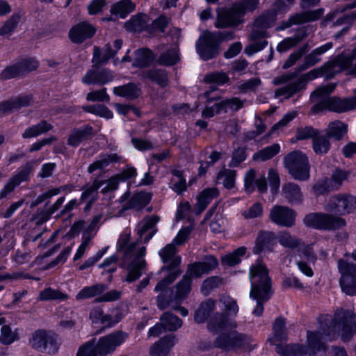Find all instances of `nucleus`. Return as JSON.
<instances>
[{"instance_id":"nucleus-1","label":"nucleus","mask_w":356,"mask_h":356,"mask_svg":"<svg viewBox=\"0 0 356 356\" xmlns=\"http://www.w3.org/2000/svg\"><path fill=\"white\" fill-rule=\"evenodd\" d=\"M356 333V314L352 311L340 310L332 318L324 316L320 318V329L317 332H307V348L298 344L277 345L276 352L280 356H324L325 346L323 339L331 340L341 335L343 340H348Z\"/></svg>"},{"instance_id":"nucleus-2","label":"nucleus","mask_w":356,"mask_h":356,"mask_svg":"<svg viewBox=\"0 0 356 356\" xmlns=\"http://www.w3.org/2000/svg\"><path fill=\"white\" fill-rule=\"evenodd\" d=\"M159 218L155 216H147L138 223L136 231L138 236L137 241L130 242V230H124L120 236L117 243L118 252L122 254V267L127 270L124 280L133 282L141 275L145 267V248L139 244V241L147 243L154 235L156 230L154 227Z\"/></svg>"},{"instance_id":"nucleus-3","label":"nucleus","mask_w":356,"mask_h":356,"mask_svg":"<svg viewBox=\"0 0 356 356\" xmlns=\"http://www.w3.org/2000/svg\"><path fill=\"white\" fill-rule=\"evenodd\" d=\"M348 69L349 72L356 76V48L349 56H339L328 62L323 67L316 68L303 74L298 81L283 86L275 91L276 97L289 98L304 88L307 83L326 74L332 76L335 74Z\"/></svg>"},{"instance_id":"nucleus-4","label":"nucleus","mask_w":356,"mask_h":356,"mask_svg":"<svg viewBox=\"0 0 356 356\" xmlns=\"http://www.w3.org/2000/svg\"><path fill=\"white\" fill-rule=\"evenodd\" d=\"M334 88L335 86L330 83L319 87L312 93V100L316 102L312 107L314 112L327 109L334 112L342 113L356 108V97L343 99L334 97H330L329 95Z\"/></svg>"},{"instance_id":"nucleus-5","label":"nucleus","mask_w":356,"mask_h":356,"mask_svg":"<svg viewBox=\"0 0 356 356\" xmlns=\"http://www.w3.org/2000/svg\"><path fill=\"white\" fill-rule=\"evenodd\" d=\"M249 278L251 283L250 297L266 299L271 292V280L265 264L257 259L250 267Z\"/></svg>"},{"instance_id":"nucleus-6","label":"nucleus","mask_w":356,"mask_h":356,"mask_svg":"<svg viewBox=\"0 0 356 356\" xmlns=\"http://www.w3.org/2000/svg\"><path fill=\"white\" fill-rule=\"evenodd\" d=\"M259 0H238L231 9L220 10L215 26L225 28L238 25L243 22L244 13L254 10Z\"/></svg>"},{"instance_id":"nucleus-7","label":"nucleus","mask_w":356,"mask_h":356,"mask_svg":"<svg viewBox=\"0 0 356 356\" xmlns=\"http://www.w3.org/2000/svg\"><path fill=\"white\" fill-rule=\"evenodd\" d=\"M307 227L319 230L334 231L346 226L345 219L339 216L323 212H313L306 215L303 219Z\"/></svg>"},{"instance_id":"nucleus-8","label":"nucleus","mask_w":356,"mask_h":356,"mask_svg":"<svg viewBox=\"0 0 356 356\" xmlns=\"http://www.w3.org/2000/svg\"><path fill=\"white\" fill-rule=\"evenodd\" d=\"M129 338V334L122 330H115L95 339V346L98 356H108L122 346Z\"/></svg>"},{"instance_id":"nucleus-9","label":"nucleus","mask_w":356,"mask_h":356,"mask_svg":"<svg viewBox=\"0 0 356 356\" xmlns=\"http://www.w3.org/2000/svg\"><path fill=\"white\" fill-rule=\"evenodd\" d=\"M284 163L290 175L296 179L307 180L309 177V164L307 156L300 151L287 154Z\"/></svg>"},{"instance_id":"nucleus-10","label":"nucleus","mask_w":356,"mask_h":356,"mask_svg":"<svg viewBox=\"0 0 356 356\" xmlns=\"http://www.w3.org/2000/svg\"><path fill=\"white\" fill-rule=\"evenodd\" d=\"M234 38L233 33H229L223 36L220 32H204L199 38L196 44L197 53L204 60H209L218 55L217 40H230Z\"/></svg>"},{"instance_id":"nucleus-11","label":"nucleus","mask_w":356,"mask_h":356,"mask_svg":"<svg viewBox=\"0 0 356 356\" xmlns=\"http://www.w3.org/2000/svg\"><path fill=\"white\" fill-rule=\"evenodd\" d=\"M274 19V15L270 17L263 15L256 20L254 29L251 34L252 42L245 48V53L247 55L252 56L267 45L265 31L263 29L269 27Z\"/></svg>"},{"instance_id":"nucleus-12","label":"nucleus","mask_w":356,"mask_h":356,"mask_svg":"<svg viewBox=\"0 0 356 356\" xmlns=\"http://www.w3.org/2000/svg\"><path fill=\"white\" fill-rule=\"evenodd\" d=\"M251 339L239 333L234 328L221 332L213 341V346L222 350H229L235 348H247L250 346Z\"/></svg>"},{"instance_id":"nucleus-13","label":"nucleus","mask_w":356,"mask_h":356,"mask_svg":"<svg viewBox=\"0 0 356 356\" xmlns=\"http://www.w3.org/2000/svg\"><path fill=\"white\" fill-rule=\"evenodd\" d=\"M324 209L339 216L349 214L356 209V197L347 194L334 195L325 202Z\"/></svg>"},{"instance_id":"nucleus-14","label":"nucleus","mask_w":356,"mask_h":356,"mask_svg":"<svg viewBox=\"0 0 356 356\" xmlns=\"http://www.w3.org/2000/svg\"><path fill=\"white\" fill-rule=\"evenodd\" d=\"M338 269L341 273L339 282L342 291L348 296H356V264L340 259Z\"/></svg>"},{"instance_id":"nucleus-15","label":"nucleus","mask_w":356,"mask_h":356,"mask_svg":"<svg viewBox=\"0 0 356 356\" xmlns=\"http://www.w3.org/2000/svg\"><path fill=\"white\" fill-rule=\"evenodd\" d=\"M92 323L101 324L104 327H112L122 318V314L118 308L110 309L105 313L99 307L93 308L89 315Z\"/></svg>"},{"instance_id":"nucleus-16","label":"nucleus","mask_w":356,"mask_h":356,"mask_svg":"<svg viewBox=\"0 0 356 356\" xmlns=\"http://www.w3.org/2000/svg\"><path fill=\"white\" fill-rule=\"evenodd\" d=\"M269 218L277 225L290 227L295 224V211L284 206L275 205L270 211Z\"/></svg>"},{"instance_id":"nucleus-17","label":"nucleus","mask_w":356,"mask_h":356,"mask_svg":"<svg viewBox=\"0 0 356 356\" xmlns=\"http://www.w3.org/2000/svg\"><path fill=\"white\" fill-rule=\"evenodd\" d=\"M218 260L213 256H207L203 261L190 265L186 273L189 277L199 278L207 274L218 266Z\"/></svg>"},{"instance_id":"nucleus-18","label":"nucleus","mask_w":356,"mask_h":356,"mask_svg":"<svg viewBox=\"0 0 356 356\" xmlns=\"http://www.w3.org/2000/svg\"><path fill=\"white\" fill-rule=\"evenodd\" d=\"M96 32L95 28L87 22H82L72 28L69 37L74 43H81L90 38Z\"/></svg>"},{"instance_id":"nucleus-19","label":"nucleus","mask_w":356,"mask_h":356,"mask_svg":"<svg viewBox=\"0 0 356 356\" xmlns=\"http://www.w3.org/2000/svg\"><path fill=\"white\" fill-rule=\"evenodd\" d=\"M236 327V322L228 318L225 315L219 313L211 316L207 323L208 330L214 334H218L228 330L229 328H235Z\"/></svg>"},{"instance_id":"nucleus-20","label":"nucleus","mask_w":356,"mask_h":356,"mask_svg":"<svg viewBox=\"0 0 356 356\" xmlns=\"http://www.w3.org/2000/svg\"><path fill=\"white\" fill-rule=\"evenodd\" d=\"M298 259L296 260L297 266L299 270L305 275L312 277L314 275L312 265H313L316 257L312 250L310 246H305L300 251Z\"/></svg>"},{"instance_id":"nucleus-21","label":"nucleus","mask_w":356,"mask_h":356,"mask_svg":"<svg viewBox=\"0 0 356 356\" xmlns=\"http://www.w3.org/2000/svg\"><path fill=\"white\" fill-rule=\"evenodd\" d=\"M30 172V166L26 165L15 175L12 177L0 191V199L6 197L7 195L12 193L22 182L27 181L29 177Z\"/></svg>"},{"instance_id":"nucleus-22","label":"nucleus","mask_w":356,"mask_h":356,"mask_svg":"<svg viewBox=\"0 0 356 356\" xmlns=\"http://www.w3.org/2000/svg\"><path fill=\"white\" fill-rule=\"evenodd\" d=\"M276 239L277 236L273 232H259L255 241L254 252L259 254L264 250H272L276 244Z\"/></svg>"},{"instance_id":"nucleus-23","label":"nucleus","mask_w":356,"mask_h":356,"mask_svg":"<svg viewBox=\"0 0 356 356\" xmlns=\"http://www.w3.org/2000/svg\"><path fill=\"white\" fill-rule=\"evenodd\" d=\"M122 46V40H116L113 44H108L104 49L103 58H100L101 51L99 48L95 47L92 62L96 63H106L108 59L113 57Z\"/></svg>"},{"instance_id":"nucleus-24","label":"nucleus","mask_w":356,"mask_h":356,"mask_svg":"<svg viewBox=\"0 0 356 356\" xmlns=\"http://www.w3.org/2000/svg\"><path fill=\"white\" fill-rule=\"evenodd\" d=\"M159 254L167 268H176L181 262V258L177 255L176 248L173 243L166 245Z\"/></svg>"},{"instance_id":"nucleus-25","label":"nucleus","mask_w":356,"mask_h":356,"mask_svg":"<svg viewBox=\"0 0 356 356\" xmlns=\"http://www.w3.org/2000/svg\"><path fill=\"white\" fill-rule=\"evenodd\" d=\"M218 195V191L216 188H209L202 191L197 197V203L194 207L195 213L200 214L211 201Z\"/></svg>"},{"instance_id":"nucleus-26","label":"nucleus","mask_w":356,"mask_h":356,"mask_svg":"<svg viewBox=\"0 0 356 356\" xmlns=\"http://www.w3.org/2000/svg\"><path fill=\"white\" fill-rule=\"evenodd\" d=\"M176 343V339L172 334L162 338L159 341L155 343L151 348L149 354L152 356H160L166 355Z\"/></svg>"},{"instance_id":"nucleus-27","label":"nucleus","mask_w":356,"mask_h":356,"mask_svg":"<svg viewBox=\"0 0 356 356\" xmlns=\"http://www.w3.org/2000/svg\"><path fill=\"white\" fill-rule=\"evenodd\" d=\"M282 195L290 204H300L303 200V194L298 185L286 183L282 186Z\"/></svg>"},{"instance_id":"nucleus-28","label":"nucleus","mask_w":356,"mask_h":356,"mask_svg":"<svg viewBox=\"0 0 356 356\" xmlns=\"http://www.w3.org/2000/svg\"><path fill=\"white\" fill-rule=\"evenodd\" d=\"M32 102L31 97L29 95L16 97L1 104L0 111L7 112L14 109H19L30 105Z\"/></svg>"},{"instance_id":"nucleus-29","label":"nucleus","mask_w":356,"mask_h":356,"mask_svg":"<svg viewBox=\"0 0 356 356\" xmlns=\"http://www.w3.org/2000/svg\"><path fill=\"white\" fill-rule=\"evenodd\" d=\"M149 22V19L147 15L138 14L127 21L124 27L129 31L140 32L147 27Z\"/></svg>"},{"instance_id":"nucleus-30","label":"nucleus","mask_w":356,"mask_h":356,"mask_svg":"<svg viewBox=\"0 0 356 356\" xmlns=\"http://www.w3.org/2000/svg\"><path fill=\"white\" fill-rule=\"evenodd\" d=\"M287 339V332L285 328V320L278 318L275 320L273 325V336L269 339L272 345L277 347Z\"/></svg>"},{"instance_id":"nucleus-31","label":"nucleus","mask_w":356,"mask_h":356,"mask_svg":"<svg viewBox=\"0 0 356 356\" xmlns=\"http://www.w3.org/2000/svg\"><path fill=\"white\" fill-rule=\"evenodd\" d=\"M255 171L250 170L246 173L245 177V186L248 191H252L255 186L258 188L261 193L266 192L267 190V184L266 183L264 177L255 179Z\"/></svg>"},{"instance_id":"nucleus-32","label":"nucleus","mask_w":356,"mask_h":356,"mask_svg":"<svg viewBox=\"0 0 356 356\" xmlns=\"http://www.w3.org/2000/svg\"><path fill=\"white\" fill-rule=\"evenodd\" d=\"M107 289L104 284H97L95 285L83 287L76 296V299L84 300L94 297H99Z\"/></svg>"},{"instance_id":"nucleus-33","label":"nucleus","mask_w":356,"mask_h":356,"mask_svg":"<svg viewBox=\"0 0 356 356\" xmlns=\"http://www.w3.org/2000/svg\"><path fill=\"white\" fill-rule=\"evenodd\" d=\"M348 126L341 121H333L330 122L326 130L325 134L329 138H332L334 140H340L347 134Z\"/></svg>"},{"instance_id":"nucleus-34","label":"nucleus","mask_w":356,"mask_h":356,"mask_svg":"<svg viewBox=\"0 0 356 356\" xmlns=\"http://www.w3.org/2000/svg\"><path fill=\"white\" fill-rule=\"evenodd\" d=\"M329 138L326 134L319 132L313 138L312 148L316 154L323 155L329 152L331 147Z\"/></svg>"},{"instance_id":"nucleus-35","label":"nucleus","mask_w":356,"mask_h":356,"mask_svg":"<svg viewBox=\"0 0 356 356\" xmlns=\"http://www.w3.org/2000/svg\"><path fill=\"white\" fill-rule=\"evenodd\" d=\"M172 177L170 183V188L177 194H181L187 188L186 181L184 177L183 171L174 169L171 172Z\"/></svg>"},{"instance_id":"nucleus-36","label":"nucleus","mask_w":356,"mask_h":356,"mask_svg":"<svg viewBox=\"0 0 356 356\" xmlns=\"http://www.w3.org/2000/svg\"><path fill=\"white\" fill-rule=\"evenodd\" d=\"M152 199V195L147 192L135 193L127 203V209L140 210L145 207Z\"/></svg>"},{"instance_id":"nucleus-37","label":"nucleus","mask_w":356,"mask_h":356,"mask_svg":"<svg viewBox=\"0 0 356 356\" xmlns=\"http://www.w3.org/2000/svg\"><path fill=\"white\" fill-rule=\"evenodd\" d=\"M92 128L90 126H85L80 129H74L68 138V144L76 147L89 136L92 135Z\"/></svg>"},{"instance_id":"nucleus-38","label":"nucleus","mask_w":356,"mask_h":356,"mask_svg":"<svg viewBox=\"0 0 356 356\" xmlns=\"http://www.w3.org/2000/svg\"><path fill=\"white\" fill-rule=\"evenodd\" d=\"M134 9L135 4L130 0H122L112 6L111 13L121 18H124L130 13L133 12Z\"/></svg>"},{"instance_id":"nucleus-39","label":"nucleus","mask_w":356,"mask_h":356,"mask_svg":"<svg viewBox=\"0 0 356 356\" xmlns=\"http://www.w3.org/2000/svg\"><path fill=\"white\" fill-rule=\"evenodd\" d=\"M215 309V301L209 299L202 302L195 314L194 319L196 323H202L209 317Z\"/></svg>"},{"instance_id":"nucleus-40","label":"nucleus","mask_w":356,"mask_h":356,"mask_svg":"<svg viewBox=\"0 0 356 356\" xmlns=\"http://www.w3.org/2000/svg\"><path fill=\"white\" fill-rule=\"evenodd\" d=\"M68 299V295L60 290L51 287L45 288L39 293L38 300L41 301L59 300L64 301Z\"/></svg>"},{"instance_id":"nucleus-41","label":"nucleus","mask_w":356,"mask_h":356,"mask_svg":"<svg viewBox=\"0 0 356 356\" xmlns=\"http://www.w3.org/2000/svg\"><path fill=\"white\" fill-rule=\"evenodd\" d=\"M192 279L187 275H184L181 280L177 284V291L175 298L177 302H181L186 298L191 290Z\"/></svg>"},{"instance_id":"nucleus-42","label":"nucleus","mask_w":356,"mask_h":356,"mask_svg":"<svg viewBox=\"0 0 356 356\" xmlns=\"http://www.w3.org/2000/svg\"><path fill=\"white\" fill-rule=\"evenodd\" d=\"M350 174L349 171L340 169L335 170L328 179L330 188L332 190L339 189L342 186L343 182L348 179Z\"/></svg>"},{"instance_id":"nucleus-43","label":"nucleus","mask_w":356,"mask_h":356,"mask_svg":"<svg viewBox=\"0 0 356 356\" xmlns=\"http://www.w3.org/2000/svg\"><path fill=\"white\" fill-rule=\"evenodd\" d=\"M113 92L118 96L136 98L140 95V89L136 85L129 83L127 85L115 87Z\"/></svg>"},{"instance_id":"nucleus-44","label":"nucleus","mask_w":356,"mask_h":356,"mask_svg":"<svg viewBox=\"0 0 356 356\" xmlns=\"http://www.w3.org/2000/svg\"><path fill=\"white\" fill-rule=\"evenodd\" d=\"M45 343L42 348L41 353H47L48 355H55L58 353L60 348V341L57 336L49 332L46 337Z\"/></svg>"},{"instance_id":"nucleus-45","label":"nucleus","mask_w":356,"mask_h":356,"mask_svg":"<svg viewBox=\"0 0 356 356\" xmlns=\"http://www.w3.org/2000/svg\"><path fill=\"white\" fill-rule=\"evenodd\" d=\"M49 332L44 330H38L35 331L29 339V343L31 346L41 352L44 344L45 343L46 337H47Z\"/></svg>"},{"instance_id":"nucleus-46","label":"nucleus","mask_w":356,"mask_h":356,"mask_svg":"<svg viewBox=\"0 0 356 356\" xmlns=\"http://www.w3.org/2000/svg\"><path fill=\"white\" fill-rule=\"evenodd\" d=\"M161 323L170 331L176 330L182 325V321L177 316L170 312H165L161 317Z\"/></svg>"},{"instance_id":"nucleus-47","label":"nucleus","mask_w":356,"mask_h":356,"mask_svg":"<svg viewBox=\"0 0 356 356\" xmlns=\"http://www.w3.org/2000/svg\"><path fill=\"white\" fill-rule=\"evenodd\" d=\"M51 125L46 121H42L37 125L26 129L22 134L24 138L36 137L51 129Z\"/></svg>"},{"instance_id":"nucleus-48","label":"nucleus","mask_w":356,"mask_h":356,"mask_svg":"<svg viewBox=\"0 0 356 356\" xmlns=\"http://www.w3.org/2000/svg\"><path fill=\"white\" fill-rule=\"evenodd\" d=\"M153 60L152 53L149 49H140L135 51L134 65L137 67H145Z\"/></svg>"},{"instance_id":"nucleus-49","label":"nucleus","mask_w":356,"mask_h":356,"mask_svg":"<svg viewBox=\"0 0 356 356\" xmlns=\"http://www.w3.org/2000/svg\"><path fill=\"white\" fill-rule=\"evenodd\" d=\"M277 239L280 244L285 248H294L299 245L300 241L286 231L277 234Z\"/></svg>"},{"instance_id":"nucleus-50","label":"nucleus","mask_w":356,"mask_h":356,"mask_svg":"<svg viewBox=\"0 0 356 356\" xmlns=\"http://www.w3.org/2000/svg\"><path fill=\"white\" fill-rule=\"evenodd\" d=\"M280 150V147L275 143L270 146L266 147L263 149L255 153L253 156L254 160L266 161L275 156Z\"/></svg>"},{"instance_id":"nucleus-51","label":"nucleus","mask_w":356,"mask_h":356,"mask_svg":"<svg viewBox=\"0 0 356 356\" xmlns=\"http://www.w3.org/2000/svg\"><path fill=\"white\" fill-rule=\"evenodd\" d=\"M95 64L90 70H89L86 74L82 77V82L84 84H97V85H104L105 81L99 79V67L97 65V63Z\"/></svg>"},{"instance_id":"nucleus-52","label":"nucleus","mask_w":356,"mask_h":356,"mask_svg":"<svg viewBox=\"0 0 356 356\" xmlns=\"http://www.w3.org/2000/svg\"><path fill=\"white\" fill-rule=\"evenodd\" d=\"M246 248L241 247L230 254L222 257V263L229 266L238 264L240 261V257L245 254Z\"/></svg>"},{"instance_id":"nucleus-53","label":"nucleus","mask_w":356,"mask_h":356,"mask_svg":"<svg viewBox=\"0 0 356 356\" xmlns=\"http://www.w3.org/2000/svg\"><path fill=\"white\" fill-rule=\"evenodd\" d=\"M179 60V55L176 47L168 49L166 52L162 54L159 57V63L165 65H172Z\"/></svg>"},{"instance_id":"nucleus-54","label":"nucleus","mask_w":356,"mask_h":356,"mask_svg":"<svg viewBox=\"0 0 356 356\" xmlns=\"http://www.w3.org/2000/svg\"><path fill=\"white\" fill-rule=\"evenodd\" d=\"M221 111L228 112L229 111H236L243 106V102L237 97L226 99L219 102Z\"/></svg>"},{"instance_id":"nucleus-55","label":"nucleus","mask_w":356,"mask_h":356,"mask_svg":"<svg viewBox=\"0 0 356 356\" xmlns=\"http://www.w3.org/2000/svg\"><path fill=\"white\" fill-rule=\"evenodd\" d=\"M98 188L99 186L97 184H93L83 192L81 200L87 202L85 210L89 209L91 204L96 200Z\"/></svg>"},{"instance_id":"nucleus-56","label":"nucleus","mask_w":356,"mask_h":356,"mask_svg":"<svg viewBox=\"0 0 356 356\" xmlns=\"http://www.w3.org/2000/svg\"><path fill=\"white\" fill-rule=\"evenodd\" d=\"M96 353L95 338H92L78 348L76 356H98Z\"/></svg>"},{"instance_id":"nucleus-57","label":"nucleus","mask_w":356,"mask_h":356,"mask_svg":"<svg viewBox=\"0 0 356 356\" xmlns=\"http://www.w3.org/2000/svg\"><path fill=\"white\" fill-rule=\"evenodd\" d=\"M218 181H222L224 186L228 189L234 186L235 172L232 170L225 169L220 171L217 177Z\"/></svg>"},{"instance_id":"nucleus-58","label":"nucleus","mask_w":356,"mask_h":356,"mask_svg":"<svg viewBox=\"0 0 356 356\" xmlns=\"http://www.w3.org/2000/svg\"><path fill=\"white\" fill-rule=\"evenodd\" d=\"M145 76L161 86L168 84V76L165 70H152L146 73Z\"/></svg>"},{"instance_id":"nucleus-59","label":"nucleus","mask_w":356,"mask_h":356,"mask_svg":"<svg viewBox=\"0 0 356 356\" xmlns=\"http://www.w3.org/2000/svg\"><path fill=\"white\" fill-rule=\"evenodd\" d=\"M83 110L107 119L113 118V113L104 105L86 106L83 107Z\"/></svg>"},{"instance_id":"nucleus-60","label":"nucleus","mask_w":356,"mask_h":356,"mask_svg":"<svg viewBox=\"0 0 356 356\" xmlns=\"http://www.w3.org/2000/svg\"><path fill=\"white\" fill-rule=\"evenodd\" d=\"M321 15L322 13L320 10L298 14L291 18V22L293 24H301L307 21L317 19Z\"/></svg>"},{"instance_id":"nucleus-61","label":"nucleus","mask_w":356,"mask_h":356,"mask_svg":"<svg viewBox=\"0 0 356 356\" xmlns=\"http://www.w3.org/2000/svg\"><path fill=\"white\" fill-rule=\"evenodd\" d=\"M19 22V17L18 15L12 16L0 29V35L6 38L9 37L16 29Z\"/></svg>"},{"instance_id":"nucleus-62","label":"nucleus","mask_w":356,"mask_h":356,"mask_svg":"<svg viewBox=\"0 0 356 356\" xmlns=\"http://www.w3.org/2000/svg\"><path fill=\"white\" fill-rule=\"evenodd\" d=\"M17 339V334L8 325H3L1 329L0 342L9 345Z\"/></svg>"},{"instance_id":"nucleus-63","label":"nucleus","mask_w":356,"mask_h":356,"mask_svg":"<svg viewBox=\"0 0 356 356\" xmlns=\"http://www.w3.org/2000/svg\"><path fill=\"white\" fill-rule=\"evenodd\" d=\"M115 161V155H104L102 156L99 160L95 161L93 163L89 165L88 171L89 172H93L97 169H102L110 163L111 161Z\"/></svg>"},{"instance_id":"nucleus-64","label":"nucleus","mask_w":356,"mask_h":356,"mask_svg":"<svg viewBox=\"0 0 356 356\" xmlns=\"http://www.w3.org/2000/svg\"><path fill=\"white\" fill-rule=\"evenodd\" d=\"M221 282V279L218 277H210L203 282L201 291L203 294L207 296L213 289L218 287Z\"/></svg>"}]
</instances>
